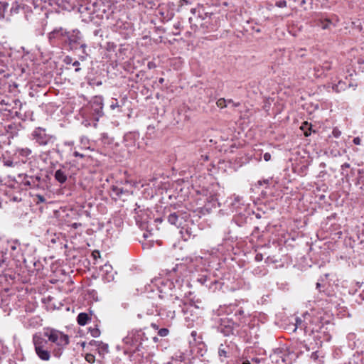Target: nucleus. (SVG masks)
<instances>
[{
  "label": "nucleus",
  "instance_id": "nucleus-1",
  "mask_svg": "<svg viewBox=\"0 0 364 364\" xmlns=\"http://www.w3.org/2000/svg\"><path fill=\"white\" fill-rule=\"evenodd\" d=\"M43 336L48 338L46 340L48 343L50 342L54 345L59 351L64 349L68 345L70 341L67 334L52 328H44Z\"/></svg>",
  "mask_w": 364,
  "mask_h": 364
},
{
  "label": "nucleus",
  "instance_id": "nucleus-2",
  "mask_svg": "<svg viewBox=\"0 0 364 364\" xmlns=\"http://www.w3.org/2000/svg\"><path fill=\"white\" fill-rule=\"evenodd\" d=\"M103 98L101 96H95L90 100L89 105L82 111L83 115L91 116L97 122L103 116Z\"/></svg>",
  "mask_w": 364,
  "mask_h": 364
},
{
  "label": "nucleus",
  "instance_id": "nucleus-3",
  "mask_svg": "<svg viewBox=\"0 0 364 364\" xmlns=\"http://www.w3.org/2000/svg\"><path fill=\"white\" fill-rule=\"evenodd\" d=\"M33 343L35 351L40 359L48 360L50 358V353L48 349V341L40 334H35L33 336Z\"/></svg>",
  "mask_w": 364,
  "mask_h": 364
},
{
  "label": "nucleus",
  "instance_id": "nucleus-4",
  "mask_svg": "<svg viewBox=\"0 0 364 364\" xmlns=\"http://www.w3.org/2000/svg\"><path fill=\"white\" fill-rule=\"evenodd\" d=\"M31 137L33 141L41 146L47 145L54 139L53 136L47 134L46 129L41 127L36 128L31 134Z\"/></svg>",
  "mask_w": 364,
  "mask_h": 364
},
{
  "label": "nucleus",
  "instance_id": "nucleus-5",
  "mask_svg": "<svg viewBox=\"0 0 364 364\" xmlns=\"http://www.w3.org/2000/svg\"><path fill=\"white\" fill-rule=\"evenodd\" d=\"M144 336V333L141 330H134L129 332L123 341L125 344L136 346L137 348L142 343Z\"/></svg>",
  "mask_w": 364,
  "mask_h": 364
},
{
  "label": "nucleus",
  "instance_id": "nucleus-6",
  "mask_svg": "<svg viewBox=\"0 0 364 364\" xmlns=\"http://www.w3.org/2000/svg\"><path fill=\"white\" fill-rule=\"evenodd\" d=\"M66 39L68 40L72 49H77L78 46L85 49L86 44L82 41V35L78 30H74L72 33H68Z\"/></svg>",
  "mask_w": 364,
  "mask_h": 364
},
{
  "label": "nucleus",
  "instance_id": "nucleus-7",
  "mask_svg": "<svg viewBox=\"0 0 364 364\" xmlns=\"http://www.w3.org/2000/svg\"><path fill=\"white\" fill-rule=\"evenodd\" d=\"M68 32L62 28H55L48 33V39L50 43H55L57 41H64L66 40Z\"/></svg>",
  "mask_w": 364,
  "mask_h": 364
},
{
  "label": "nucleus",
  "instance_id": "nucleus-8",
  "mask_svg": "<svg viewBox=\"0 0 364 364\" xmlns=\"http://www.w3.org/2000/svg\"><path fill=\"white\" fill-rule=\"evenodd\" d=\"M187 215H183L182 213L179 212H174L171 213L168 216V221L170 224L176 226L177 228H180L183 225L184 222L186 221Z\"/></svg>",
  "mask_w": 364,
  "mask_h": 364
},
{
  "label": "nucleus",
  "instance_id": "nucleus-9",
  "mask_svg": "<svg viewBox=\"0 0 364 364\" xmlns=\"http://www.w3.org/2000/svg\"><path fill=\"white\" fill-rule=\"evenodd\" d=\"M320 319V316H316L314 317L313 320L310 322V326H309V328L311 333H325V331H323V329L325 328V326L323 323H321ZM305 328H308V326H305ZM326 329H327V328H326Z\"/></svg>",
  "mask_w": 364,
  "mask_h": 364
},
{
  "label": "nucleus",
  "instance_id": "nucleus-10",
  "mask_svg": "<svg viewBox=\"0 0 364 364\" xmlns=\"http://www.w3.org/2000/svg\"><path fill=\"white\" fill-rule=\"evenodd\" d=\"M219 330L225 336H228L233 333V323L226 321L225 318H222Z\"/></svg>",
  "mask_w": 364,
  "mask_h": 364
},
{
  "label": "nucleus",
  "instance_id": "nucleus-11",
  "mask_svg": "<svg viewBox=\"0 0 364 364\" xmlns=\"http://www.w3.org/2000/svg\"><path fill=\"white\" fill-rule=\"evenodd\" d=\"M156 282L157 285H159V284H161V286L159 287V291L161 292L166 293L168 290H171L174 287L173 283L169 279H159L156 280Z\"/></svg>",
  "mask_w": 364,
  "mask_h": 364
},
{
  "label": "nucleus",
  "instance_id": "nucleus-12",
  "mask_svg": "<svg viewBox=\"0 0 364 364\" xmlns=\"http://www.w3.org/2000/svg\"><path fill=\"white\" fill-rule=\"evenodd\" d=\"M40 180L39 177H33V176H25L22 183L27 186H29L30 188L36 186V182H38Z\"/></svg>",
  "mask_w": 364,
  "mask_h": 364
},
{
  "label": "nucleus",
  "instance_id": "nucleus-13",
  "mask_svg": "<svg viewBox=\"0 0 364 364\" xmlns=\"http://www.w3.org/2000/svg\"><path fill=\"white\" fill-rule=\"evenodd\" d=\"M112 267L110 265H105V272L106 274L103 275V278L107 282H110L114 279V272H112Z\"/></svg>",
  "mask_w": 364,
  "mask_h": 364
},
{
  "label": "nucleus",
  "instance_id": "nucleus-14",
  "mask_svg": "<svg viewBox=\"0 0 364 364\" xmlns=\"http://www.w3.org/2000/svg\"><path fill=\"white\" fill-rule=\"evenodd\" d=\"M55 178L60 183H63L67 181V175L65 173L61 170H57L55 173Z\"/></svg>",
  "mask_w": 364,
  "mask_h": 364
},
{
  "label": "nucleus",
  "instance_id": "nucleus-15",
  "mask_svg": "<svg viewBox=\"0 0 364 364\" xmlns=\"http://www.w3.org/2000/svg\"><path fill=\"white\" fill-rule=\"evenodd\" d=\"M318 26H321L322 29H329L331 26H335L336 25L328 18L320 19Z\"/></svg>",
  "mask_w": 364,
  "mask_h": 364
},
{
  "label": "nucleus",
  "instance_id": "nucleus-16",
  "mask_svg": "<svg viewBox=\"0 0 364 364\" xmlns=\"http://www.w3.org/2000/svg\"><path fill=\"white\" fill-rule=\"evenodd\" d=\"M156 311L157 312L158 315L161 316H164V315H166L167 318H169L171 319H173L175 317V311L172 310H169L166 313H165V309H161L159 310L156 309Z\"/></svg>",
  "mask_w": 364,
  "mask_h": 364
},
{
  "label": "nucleus",
  "instance_id": "nucleus-17",
  "mask_svg": "<svg viewBox=\"0 0 364 364\" xmlns=\"http://www.w3.org/2000/svg\"><path fill=\"white\" fill-rule=\"evenodd\" d=\"M89 320V316L86 313H80L77 316V323L80 326H85Z\"/></svg>",
  "mask_w": 364,
  "mask_h": 364
},
{
  "label": "nucleus",
  "instance_id": "nucleus-18",
  "mask_svg": "<svg viewBox=\"0 0 364 364\" xmlns=\"http://www.w3.org/2000/svg\"><path fill=\"white\" fill-rule=\"evenodd\" d=\"M241 204V198L240 196H234L230 203L232 207V211L237 210Z\"/></svg>",
  "mask_w": 364,
  "mask_h": 364
},
{
  "label": "nucleus",
  "instance_id": "nucleus-19",
  "mask_svg": "<svg viewBox=\"0 0 364 364\" xmlns=\"http://www.w3.org/2000/svg\"><path fill=\"white\" fill-rule=\"evenodd\" d=\"M346 87V83L342 81H339L337 84H334L332 85V90L336 92H340L341 91L344 90Z\"/></svg>",
  "mask_w": 364,
  "mask_h": 364
},
{
  "label": "nucleus",
  "instance_id": "nucleus-20",
  "mask_svg": "<svg viewBox=\"0 0 364 364\" xmlns=\"http://www.w3.org/2000/svg\"><path fill=\"white\" fill-rule=\"evenodd\" d=\"M228 347L221 344L218 349V355L220 358H227L228 357Z\"/></svg>",
  "mask_w": 364,
  "mask_h": 364
},
{
  "label": "nucleus",
  "instance_id": "nucleus-21",
  "mask_svg": "<svg viewBox=\"0 0 364 364\" xmlns=\"http://www.w3.org/2000/svg\"><path fill=\"white\" fill-rule=\"evenodd\" d=\"M17 152L22 156H28L31 154V150L28 148L18 149Z\"/></svg>",
  "mask_w": 364,
  "mask_h": 364
},
{
  "label": "nucleus",
  "instance_id": "nucleus-22",
  "mask_svg": "<svg viewBox=\"0 0 364 364\" xmlns=\"http://www.w3.org/2000/svg\"><path fill=\"white\" fill-rule=\"evenodd\" d=\"M172 360L176 362H182L184 360V355L182 353H179L178 354H176L172 357Z\"/></svg>",
  "mask_w": 364,
  "mask_h": 364
},
{
  "label": "nucleus",
  "instance_id": "nucleus-23",
  "mask_svg": "<svg viewBox=\"0 0 364 364\" xmlns=\"http://www.w3.org/2000/svg\"><path fill=\"white\" fill-rule=\"evenodd\" d=\"M169 331L166 328H160L158 331V335L161 337H166L168 335Z\"/></svg>",
  "mask_w": 364,
  "mask_h": 364
},
{
  "label": "nucleus",
  "instance_id": "nucleus-24",
  "mask_svg": "<svg viewBox=\"0 0 364 364\" xmlns=\"http://www.w3.org/2000/svg\"><path fill=\"white\" fill-rule=\"evenodd\" d=\"M20 5L17 2H14L11 8V14H17L20 9Z\"/></svg>",
  "mask_w": 364,
  "mask_h": 364
},
{
  "label": "nucleus",
  "instance_id": "nucleus-25",
  "mask_svg": "<svg viewBox=\"0 0 364 364\" xmlns=\"http://www.w3.org/2000/svg\"><path fill=\"white\" fill-rule=\"evenodd\" d=\"M216 104L218 107L224 108L227 107V100L224 98H220L217 101Z\"/></svg>",
  "mask_w": 364,
  "mask_h": 364
},
{
  "label": "nucleus",
  "instance_id": "nucleus-26",
  "mask_svg": "<svg viewBox=\"0 0 364 364\" xmlns=\"http://www.w3.org/2000/svg\"><path fill=\"white\" fill-rule=\"evenodd\" d=\"M112 191L116 193L117 196H121L123 193H124V191L122 188H119L117 186H113L112 188Z\"/></svg>",
  "mask_w": 364,
  "mask_h": 364
},
{
  "label": "nucleus",
  "instance_id": "nucleus-27",
  "mask_svg": "<svg viewBox=\"0 0 364 364\" xmlns=\"http://www.w3.org/2000/svg\"><path fill=\"white\" fill-rule=\"evenodd\" d=\"M332 134L335 138H338L341 135V132L338 128H334Z\"/></svg>",
  "mask_w": 364,
  "mask_h": 364
},
{
  "label": "nucleus",
  "instance_id": "nucleus-28",
  "mask_svg": "<svg viewBox=\"0 0 364 364\" xmlns=\"http://www.w3.org/2000/svg\"><path fill=\"white\" fill-rule=\"evenodd\" d=\"M276 6L279 8H284L287 6V1L284 0L277 1Z\"/></svg>",
  "mask_w": 364,
  "mask_h": 364
},
{
  "label": "nucleus",
  "instance_id": "nucleus-29",
  "mask_svg": "<svg viewBox=\"0 0 364 364\" xmlns=\"http://www.w3.org/2000/svg\"><path fill=\"white\" fill-rule=\"evenodd\" d=\"M90 332H91V335L93 337H98L100 334V330L96 328L92 329Z\"/></svg>",
  "mask_w": 364,
  "mask_h": 364
},
{
  "label": "nucleus",
  "instance_id": "nucleus-30",
  "mask_svg": "<svg viewBox=\"0 0 364 364\" xmlns=\"http://www.w3.org/2000/svg\"><path fill=\"white\" fill-rule=\"evenodd\" d=\"M85 360L88 362V363H93L95 361V356L92 354H87L86 356H85Z\"/></svg>",
  "mask_w": 364,
  "mask_h": 364
},
{
  "label": "nucleus",
  "instance_id": "nucleus-31",
  "mask_svg": "<svg viewBox=\"0 0 364 364\" xmlns=\"http://www.w3.org/2000/svg\"><path fill=\"white\" fill-rule=\"evenodd\" d=\"M119 107V103H118L117 100L114 99V100L112 102V103H111V105H110V108H111L112 109H116V108H117V107Z\"/></svg>",
  "mask_w": 364,
  "mask_h": 364
},
{
  "label": "nucleus",
  "instance_id": "nucleus-32",
  "mask_svg": "<svg viewBox=\"0 0 364 364\" xmlns=\"http://www.w3.org/2000/svg\"><path fill=\"white\" fill-rule=\"evenodd\" d=\"M64 63L65 64H73V59L70 56H66L64 59Z\"/></svg>",
  "mask_w": 364,
  "mask_h": 364
},
{
  "label": "nucleus",
  "instance_id": "nucleus-33",
  "mask_svg": "<svg viewBox=\"0 0 364 364\" xmlns=\"http://www.w3.org/2000/svg\"><path fill=\"white\" fill-rule=\"evenodd\" d=\"M73 66L76 67L75 68V72H79L80 70V68H79V65H80V63L77 61V60H75L73 64H72Z\"/></svg>",
  "mask_w": 364,
  "mask_h": 364
},
{
  "label": "nucleus",
  "instance_id": "nucleus-34",
  "mask_svg": "<svg viewBox=\"0 0 364 364\" xmlns=\"http://www.w3.org/2000/svg\"><path fill=\"white\" fill-rule=\"evenodd\" d=\"M263 158L265 161H269L271 159V154L267 152L264 154Z\"/></svg>",
  "mask_w": 364,
  "mask_h": 364
},
{
  "label": "nucleus",
  "instance_id": "nucleus-35",
  "mask_svg": "<svg viewBox=\"0 0 364 364\" xmlns=\"http://www.w3.org/2000/svg\"><path fill=\"white\" fill-rule=\"evenodd\" d=\"M299 327H302V321L301 318H297L296 319V328Z\"/></svg>",
  "mask_w": 364,
  "mask_h": 364
},
{
  "label": "nucleus",
  "instance_id": "nucleus-36",
  "mask_svg": "<svg viewBox=\"0 0 364 364\" xmlns=\"http://www.w3.org/2000/svg\"><path fill=\"white\" fill-rule=\"evenodd\" d=\"M311 358L314 360H316L318 358V352L316 351V352H313L311 355Z\"/></svg>",
  "mask_w": 364,
  "mask_h": 364
},
{
  "label": "nucleus",
  "instance_id": "nucleus-37",
  "mask_svg": "<svg viewBox=\"0 0 364 364\" xmlns=\"http://www.w3.org/2000/svg\"><path fill=\"white\" fill-rule=\"evenodd\" d=\"M36 197L38 198V203H44L46 201L44 197L41 195H37Z\"/></svg>",
  "mask_w": 364,
  "mask_h": 364
},
{
  "label": "nucleus",
  "instance_id": "nucleus-38",
  "mask_svg": "<svg viewBox=\"0 0 364 364\" xmlns=\"http://www.w3.org/2000/svg\"><path fill=\"white\" fill-rule=\"evenodd\" d=\"M360 142H361V140H360V139L359 137H355V138L353 139V143L355 145H360Z\"/></svg>",
  "mask_w": 364,
  "mask_h": 364
},
{
  "label": "nucleus",
  "instance_id": "nucleus-39",
  "mask_svg": "<svg viewBox=\"0 0 364 364\" xmlns=\"http://www.w3.org/2000/svg\"><path fill=\"white\" fill-rule=\"evenodd\" d=\"M73 155L75 156V157H80V158H83L84 157V155L82 154H80L79 153L78 151H74L73 152Z\"/></svg>",
  "mask_w": 364,
  "mask_h": 364
},
{
  "label": "nucleus",
  "instance_id": "nucleus-40",
  "mask_svg": "<svg viewBox=\"0 0 364 364\" xmlns=\"http://www.w3.org/2000/svg\"><path fill=\"white\" fill-rule=\"evenodd\" d=\"M4 262V256L3 254L0 253V267H1L2 264Z\"/></svg>",
  "mask_w": 364,
  "mask_h": 364
},
{
  "label": "nucleus",
  "instance_id": "nucleus-41",
  "mask_svg": "<svg viewBox=\"0 0 364 364\" xmlns=\"http://www.w3.org/2000/svg\"><path fill=\"white\" fill-rule=\"evenodd\" d=\"M65 145L72 146L74 145V141H65Z\"/></svg>",
  "mask_w": 364,
  "mask_h": 364
},
{
  "label": "nucleus",
  "instance_id": "nucleus-42",
  "mask_svg": "<svg viewBox=\"0 0 364 364\" xmlns=\"http://www.w3.org/2000/svg\"><path fill=\"white\" fill-rule=\"evenodd\" d=\"M151 326L154 329H155V330H158V331H159V326H158L157 324L154 323H152L151 324Z\"/></svg>",
  "mask_w": 364,
  "mask_h": 364
},
{
  "label": "nucleus",
  "instance_id": "nucleus-43",
  "mask_svg": "<svg viewBox=\"0 0 364 364\" xmlns=\"http://www.w3.org/2000/svg\"><path fill=\"white\" fill-rule=\"evenodd\" d=\"M228 103H232L234 107H237L239 105V103H234L232 100H227V104Z\"/></svg>",
  "mask_w": 364,
  "mask_h": 364
},
{
  "label": "nucleus",
  "instance_id": "nucleus-44",
  "mask_svg": "<svg viewBox=\"0 0 364 364\" xmlns=\"http://www.w3.org/2000/svg\"><path fill=\"white\" fill-rule=\"evenodd\" d=\"M255 258H256V259H257V261H260V260H262V255H257Z\"/></svg>",
  "mask_w": 364,
  "mask_h": 364
},
{
  "label": "nucleus",
  "instance_id": "nucleus-45",
  "mask_svg": "<svg viewBox=\"0 0 364 364\" xmlns=\"http://www.w3.org/2000/svg\"><path fill=\"white\" fill-rule=\"evenodd\" d=\"M350 167V164H348V163H345L342 165V168H349Z\"/></svg>",
  "mask_w": 364,
  "mask_h": 364
},
{
  "label": "nucleus",
  "instance_id": "nucleus-46",
  "mask_svg": "<svg viewBox=\"0 0 364 364\" xmlns=\"http://www.w3.org/2000/svg\"><path fill=\"white\" fill-rule=\"evenodd\" d=\"M237 313H238L240 315H242V314H243L244 311H243V310H242V309H238V310L237 311V312H236V314H237Z\"/></svg>",
  "mask_w": 364,
  "mask_h": 364
},
{
  "label": "nucleus",
  "instance_id": "nucleus-47",
  "mask_svg": "<svg viewBox=\"0 0 364 364\" xmlns=\"http://www.w3.org/2000/svg\"><path fill=\"white\" fill-rule=\"evenodd\" d=\"M153 341H154L155 343H157V342L159 341V338H158V337H156V336H155V337H154V338H153Z\"/></svg>",
  "mask_w": 364,
  "mask_h": 364
},
{
  "label": "nucleus",
  "instance_id": "nucleus-48",
  "mask_svg": "<svg viewBox=\"0 0 364 364\" xmlns=\"http://www.w3.org/2000/svg\"><path fill=\"white\" fill-rule=\"evenodd\" d=\"M159 83L162 84L164 82V79L161 77L159 80Z\"/></svg>",
  "mask_w": 364,
  "mask_h": 364
},
{
  "label": "nucleus",
  "instance_id": "nucleus-49",
  "mask_svg": "<svg viewBox=\"0 0 364 364\" xmlns=\"http://www.w3.org/2000/svg\"><path fill=\"white\" fill-rule=\"evenodd\" d=\"M307 125H308L307 122H305V123H304V124L301 126V128L302 129H304V126H307Z\"/></svg>",
  "mask_w": 364,
  "mask_h": 364
},
{
  "label": "nucleus",
  "instance_id": "nucleus-50",
  "mask_svg": "<svg viewBox=\"0 0 364 364\" xmlns=\"http://www.w3.org/2000/svg\"><path fill=\"white\" fill-rule=\"evenodd\" d=\"M148 314H154V311H148L147 312Z\"/></svg>",
  "mask_w": 364,
  "mask_h": 364
},
{
  "label": "nucleus",
  "instance_id": "nucleus-51",
  "mask_svg": "<svg viewBox=\"0 0 364 364\" xmlns=\"http://www.w3.org/2000/svg\"><path fill=\"white\" fill-rule=\"evenodd\" d=\"M304 347H305L306 350H309V348L306 345H305Z\"/></svg>",
  "mask_w": 364,
  "mask_h": 364
},
{
  "label": "nucleus",
  "instance_id": "nucleus-52",
  "mask_svg": "<svg viewBox=\"0 0 364 364\" xmlns=\"http://www.w3.org/2000/svg\"><path fill=\"white\" fill-rule=\"evenodd\" d=\"M320 287V284L319 283H317L316 284V288L318 289Z\"/></svg>",
  "mask_w": 364,
  "mask_h": 364
},
{
  "label": "nucleus",
  "instance_id": "nucleus-53",
  "mask_svg": "<svg viewBox=\"0 0 364 364\" xmlns=\"http://www.w3.org/2000/svg\"><path fill=\"white\" fill-rule=\"evenodd\" d=\"M242 364H250L249 361L244 362Z\"/></svg>",
  "mask_w": 364,
  "mask_h": 364
},
{
  "label": "nucleus",
  "instance_id": "nucleus-54",
  "mask_svg": "<svg viewBox=\"0 0 364 364\" xmlns=\"http://www.w3.org/2000/svg\"><path fill=\"white\" fill-rule=\"evenodd\" d=\"M8 6V4H4V9H6V7Z\"/></svg>",
  "mask_w": 364,
  "mask_h": 364
},
{
  "label": "nucleus",
  "instance_id": "nucleus-55",
  "mask_svg": "<svg viewBox=\"0 0 364 364\" xmlns=\"http://www.w3.org/2000/svg\"><path fill=\"white\" fill-rule=\"evenodd\" d=\"M149 65V68H151V67H152V65H151V63H149V65Z\"/></svg>",
  "mask_w": 364,
  "mask_h": 364
},
{
  "label": "nucleus",
  "instance_id": "nucleus-56",
  "mask_svg": "<svg viewBox=\"0 0 364 364\" xmlns=\"http://www.w3.org/2000/svg\"><path fill=\"white\" fill-rule=\"evenodd\" d=\"M149 65V68H151V67H152V65H151V63H149V65Z\"/></svg>",
  "mask_w": 364,
  "mask_h": 364
},
{
  "label": "nucleus",
  "instance_id": "nucleus-57",
  "mask_svg": "<svg viewBox=\"0 0 364 364\" xmlns=\"http://www.w3.org/2000/svg\"><path fill=\"white\" fill-rule=\"evenodd\" d=\"M304 134H305L306 136L309 135V134L306 132H305Z\"/></svg>",
  "mask_w": 364,
  "mask_h": 364
},
{
  "label": "nucleus",
  "instance_id": "nucleus-58",
  "mask_svg": "<svg viewBox=\"0 0 364 364\" xmlns=\"http://www.w3.org/2000/svg\"><path fill=\"white\" fill-rule=\"evenodd\" d=\"M166 364H173V363H172V362H168V363H166Z\"/></svg>",
  "mask_w": 364,
  "mask_h": 364
},
{
  "label": "nucleus",
  "instance_id": "nucleus-59",
  "mask_svg": "<svg viewBox=\"0 0 364 364\" xmlns=\"http://www.w3.org/2000/svg\"><path fill=\"white\" fill-rule=\"evenodd\" d=\"M304 317H305V320L308 319V318L306 317V315H304Z\"/></svg>",
  "mask_w": 364,
  "mask_h": 364
}]
</instances>
